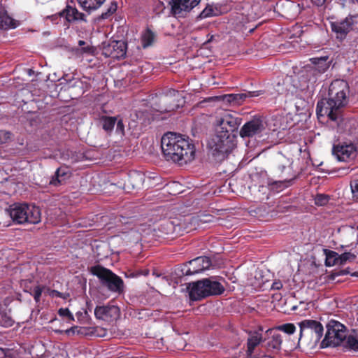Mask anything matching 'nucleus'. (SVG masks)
<instances>
[{
    "label": "nucleus",
    "mask_w": 358,
    "mask_h": 358,
    "mask_svg": "<svg viewBox=\"0 0 358 358\" xmlns=\"http://www.w3.org/2000/svg\"><path fill=\"white\" fill-rule=\"evenodd\" d=\"M239 120L229 113H225L217 119L215 134L208 141L209 152L216 162L223 161L234 148V136Z\"/></svg>",
    "instance_id": "obj_1"
},
{
    "label": "nucleus",
    "mask_w": 358,
    "mask_h": 358,
    "mask_svg": "<svg viewBox=\"0 0 358 358\" xmlns=\"http://www.w3.org/2000/svg\"><path fill=\"white\" fill-rule=\"evenodd\" d=\"M161 147L164 159L180 166L185 165L195 158L194 144L188 137L180 134H165L161 140Z\"/></svg>",
    "instance_id": "obj_2"
},
{
    "label": "nucleus",
    "mask_w": 358,
    "mask_h": 358,
    "mask_svg": "<svg viewBox=\"0 0 358 358\" xmlns=\"http://www.w3.org/2000/svg\"><path fill=\"white\" fill-rule=\"evenodd\" d=\"M348 84L343 80L333 81L329 89L328 99L317 102L316 112L318 117L327 116L333 121L338 117V110L348 103Z\"/></svg>",
    "instance_id": "obj_3"
},
{
    "label": "nucleus",
    "mask_w": 358,
    "mask_h": 358,
    "mask_svg": "<svg viewBox=\"0 0 358 358\" xmlns=\"http://www.w3.org/2000/svg\"><path fill=\"white\" fill-rule=\"evenodd\" d=\"M187 288L189 298L193 301L201 300L212 295H220L224 291V287L217 281L205 278L189 284Z\"/></svg>",
    "instance_id": "obj_4"
},
{
    "label": "nucleus",
    "mask_w": 358,
    "mask_h": 358,
    "mask_svg": "<svg viewBox=\"0 0 358 358\" xmlns=\"http://www.w3.org/2000/svg\"><path fill=\"white\" fill-rule=\"evenodd\" d=\"M90 272L96 275L101 285L106 287L109 291L118 294L124 292V284L122 279L110 269L96 265L91 267Z\"/></svg>",
    "instance_id": "obj_5"
},
{
    "label": "nucleus",
    "mask_w": 358,
    "mask_h": 358,
    "mask_svg": "<svg viewBox=\"0 0 358 358\" xmlns=\"http://www.w3.org/2000/svg\"><path fill=\"white\" fill-rule=\"evenodd\" d=\"M346 338V328L341 322L330 320L327 324V333L322 342L323 347H336L344 342Z\"/></svg>",
    "instance_id": "obj_6"
},
{
    "label": "nucleus",
    "mask_w": 358,
    "mask_h": 358,
    "mask_svg": "<svg viewBox=\"0 0 358 358\" xmlns=\"http://www.w3.org/2000/svg\"><path fill=\"white\" fill-rule=\"evenodd\" d=\"M332 31L336 34V38L343 39L352 30H358V14L349 15L345 19L331 23Z\"/></svg>",
    "instance_id": "obj_7"
},
{
    "label": "nucleus",
    "mask_w": 358,
    "mask_h": 358,
    "mask_svg": "<svg viewBox=\"0 0 358 358\" xmlns=\"http://www.w3.org/2000/svg\"><path fill=\"white\" fill-rule=\"evenodd\" d=\"M300 327L299 341L303 336H310L315 342L318 341L323 335V326L314 320H304L299 323Z\"/></svg>",
    "instance_id": "obj_8"
},
{
    "label": "nucleus",
    "mask_w": 358,
    "mask_h": 358,
    "mask_svg": "<svg viewBox=\"0 0 358 358\" xmlns=\"http://www.w3.org/2000/svg\"><path fill=\"white\" fill-rule=\"evenodd\" d=\"M266 127V122L262 117H255L243 124L240 130V136L243 138L259 136L265 131Z\"/></svg>",
    "instance_id": "obj_9"
},
{
    "label": "nucleus",
    "mask_w": 358,
    "mask_h": 358,
    "mask_svg": "<svg viewBox=\"0 0 358 358\" xmlns=\"http://www.w3.org/2000/svg\"><path fill=\"white\" fill-rule=\"evenodd\" d=\"M333 154L340 162H351L357 157V150L352 143H342L334 145Z\"/></svg>",
    "instance_id": "obj_10"
},
{
    "label": "nucleus",
    "mask_w": 358,
    "mask_h": 358,
    "mask_svg": "<svg viewBox=\"0 0 358 358\" xmlns=\"http://www.w3.org/2000/svg\"><path fill=\"white\" fill-rule=\"evenodd\" d=\"M201 0H171V12L176 17H184L200 3Z\"/></svg>",
    "instance_id": "obj_11"
},
{
    "label": "nucleus",
    "mask_w": 358,
    "mask_h": 358,
    "mask_svg": "<svg viewBox=\"0 0 358 358\" xmlns=\"http://www.w3.org/2000/svg\"><path fill=\"white\" fill-rule=\"evenodd\" d=\"M211 266L210 259L208 257H198L186 264L182 269L185 275H190L201 273L208 269Z\"/></svg>",
    "instance_id": "obj_12"
},
{
    "label": "nucleus",
    "mask_w": 358,
    "mask_h": 358,
    "mask_svg": "<svg viewBox=\"0 0 358 358\" xmlns=\"http://www.w3.org/2000/svg\"><path fill=\"white\" fill-rule=\"evenodd\" d=\"M127 52V43L123 41H113L104 45L102 54L106 57L120 59L124 58Z\"/></svg>",
    "instance_id": "obj_13"
},
{
    "label": "nucleus",
    "mask_w": 358,
    "mask_h": 358,
    "mask_svg": "<svg viewBox=\"0 0 358 358\" xmlns=\"http://www.w3.org/2000/svg\"><path fill=\"white\" fill-rule=\"evenodd\" d=\"M94 315L96 319L111 322L119 317L120 309L113 305L96 306Z\"/></svg>",
    "instance_id": "obj_14"
},
{
    "label": "nucleus",
    "mask_w": 358,
    "mask_h": 358,
    "mask_svg": "<svg viewBox=\"0 0 358 358\" xmlns=\"http://www.w3.org/2000/svg\"><path fill=\"white\" fill-rule=\"evenodd\" d=\"M178 96V92L173 90V94L166 95L161 98L157 110L164 113L176 110L179 107V104L176 103Z\"/></svg>",
    "instance_id": "obj_15"
},
{
    "label": "nucleus",
    "mask_w": 358,
    "mask_h": 358,
    "mask_svg": "<svg viewBox=\"0 0 358 358\" xmlns=\"http://www.w3.org/2000/svg\"><path fill=\"white\" fill-rule=\"evenodd\" d=\"M356 258V255L351 252H344L341 255H338L337 252L334 251H329L327 255L326 264L327 266H333L335 264H344L346 262H352Z\"/></svg>",
    "instance_id": "obj_16"
},
{
    "label": "nucleus",
    "mask_w": 358,
    "mask_h": 358,
    "mask_svg": "<svg viewBox=\"0 0 358 358\" xmlns=\"http://www.w3.org/2000/svg\"><path fill=\"white\" fill-rule=\"evenodd\" d=\"M60 15H64L69 23L84 22H87L86 15L80 12L76 7L67 5L66 8L59 12Z\"/></svg>",
    "instance_id": "obj_17"
},
{
    "label": "nucleus",
    "mask_w": 358,
    "mask_h": 358,
    "mask_svg": "<svg viewBox=\"0 0 358 358\" xmlns=\"http://www.w3.org/2000/svg\"><path fill=\"white\" fill-rule=\"evenodd\" d=\"M27 210V204L15 203L7 210L9 216L17 224H25V213Z\"/></svg>",
    "instance_id": "obj_18"
},
{
    "label": "nucleus",
    "mask_w": 358,
    "mask_h": 358,
    "mask_svg": "<svg viewBox=\"0 0 358 358\" xmlns=\"http://www.w3.org/2000/svg\"><path fill=\"white\" fill-rule=\"evenodd\" d=\"M266 333L270 336V337L267 338V341L266 343V348L268 350H279L282 343V335L275 329H268Z\"/></svg>",
    "instance_id": "obj_19"
},
{
    "label": "nucleus",
    "mask_w": 358,
    "mask_h": 358,
    "mask_svg": "<svg viewBox=\"0 0 358 358\" xmlns=\"http://www.w3.org/2000/svg\"><path fill=\"white\" fill-rule=\"evenodd\" d=\"M263 341V337L260 332H250L247 340L246 355L250 358L254 352L256 347H257Z\"/></svg>",
    "instance_id": "obj_20"
},
{
    "label": "nucleus",
    "mask_w": 358,
    "mask_h": 358,
    "mask_svg": "<svg viewBox=\"0 0 358 358\" xmlns=\"http://www.w3.org/2000/svg\"><path fill=\"white\" fill-rule=\"evenodd\" d=\"M71 171L66 166H61L57 169L55 176L50 181V184L54 186L62 185L71 177Z\"/></svg>",
    "instance_id": "obj_21"
},
{
    "label": "nucleus",
    "mask_w": 358,
    "mask_h": 358,
    "mask_svg": "<svg viewBox=\"0 0 358 358\" xmlns=\"http://www.w3.org/2000/svg\"><path fill=\"white\" fill-rule=\"evenodd\" d=\"M25 217V223L33 224L39 223L41 220V210L39 208L33 205L27 204V210H26Z\"/></svg>",
    "instance_id": "obj_22"
},
{
    "label": "nucleus",
    "mask_w": 358,
    "mask_h": 358,
    "mask_svg": "<svg viewBox=\"0 0 358 358\" xmlns=\"http://www.w3.org/2000/svg\"><path fill=\"white\" fill-rule=\"evenodd\" d=\"M259 95V92H248L241 94H231L224 96V100L229 103L235 104H241L246 98L257 96Z\"/></svg>",
    "instance_id": "obj_23"
},
{
    "label": "nucleus",
    "mask_w": 358,
    "mask_h": 358,
    "mask_svg": "<svg viewBox=\"0 0 358 358\" xmlns=\"http://www.w3.org/2000/svg\"><path fill=\"white\" fill-rule=\"evenodd\" d=\"M80 6L88 13L98 9L106 0H77Z\"/></svg>",
    "instance_id": "obj_24"
},
{
    "label": "nucleus",
    "mask_w": 358,
    "mask_h": 358,
    "mask_svg": "<svg viewBox=\"0 0 358 358\" xmlns=\"http://www.w3.org/2000/svg\"><path fill=\"white\" fill-rule=\"evenodd\" d=\"M96 118L99 120L103 129L106 132L112 131L117 121L115 117H108L103 115H98Z\"/></svg>",
    "instance_id": "obj_25"
},
{
    "label": "nucleus",
    "mask_w": 358,
    "mask_h": 358,
    "mask_svg": "<svg viewBox=\"0 0 358 358\" xmlns=\"http://www.w3.org/2000/svg\"><path fill=\"white\" fill-rule=\"evenodd\" d=\"M16 26V22L6 13H0V29H13Z\"/></svg>",
    "instance_id": "obj_26"
},
{
    "label": "nucleus",
    "mask_w": 358,
    "mask_h": 358,
    "mask_svg": "<svg viewBox=\"0 0 358 358\" xmlns=\"http://www.w3.org/2000/svg\"><path fill=\"white\" fill-rule=\"evenodd\" d=\"M14 323V320L10 315V311L8 313L6 309L0 307V326L10 327Z\"/></svg>",
    "instance_id": "obj_27"
},
{
    "label": "nucleus",
    "mask_w": 358,
    "mask_h": 358,
    "mask_svg": "<svg viewBox=\"0 0 358 358\" xmlns=\"http://www.w3.org/2000/svg\"><path fill=\"white\" fill-rule=\"evenodd\" d=\"M155 39V34L150 29H147L141 36L142 46L146 48L152 45Z\"/></svg>",
    "instance_id": "obj_28"
},
{
    "label": "nucleus",
    "mask_w": 358,
    "mask_h": 358,
    "mask_svg": "<svg viewBox=\"0 0 358 358\" xmlns=\"http://www.w3.org/2000/svg\"><path fill=\"white\" fill-rule=\"evenodd\" d=\"M343 345L350 350H358V338L355 336L350 335L344 340L342 343Z\"/></svg>",
    "instance_id": "obj_29"
},
{
    "label": "nucleus",
    "mask_w": 358,
    "mask_h": 358,
    "mask_svg": "<svg viewBox=\"0 0 358 358\" xmlns=\"http://www.w3.org/2000/svg\"><path fill=\"white\" fill-rule=\"evenodd\" d=\"M346 127H348V133L352 136L353 139H358V123L355 120H350L348 122Z\"/></svg>",
    "instance_id": "obj_30"
},
{
    "label": "nucleus",
    "mask_w": 358,
    "mask_h": 358,
    "mask_svg": "<svg viewBox=\"0 0 358 358\" xmlns=\"http://www.w3.org/2000/svg\"><path fill=\"white\" fill-rule=\"evenodd\" d=\"M339 3L343 8L351 10L358 6V0H340Z\"/></svg>",
    "instance_id": "obj_31"
},
{
    "label": "nucleus",
    "mask_w": 358,
    "mask_h": 358,
    "mask_svg": "<svg viewBox=\"0 0 358 358\" xmlns=\"http://www.w3.org/2000/svg\"><path fill=\"white\" fill-rule=\"evenodd\" d=\"M117 3L116 2L113 1L112 2L108 8H107L106 12L102 13V14L99 16V18L101 19H107L110 15H112L116 10H117Z\"/></svg>",
    "instance_id": "obj_32"
},
{
    "label": "nucleus",
    "mask_w": 358,
    "mask_h": 358,
    "mask_svg": "<svg viewBox=\"0 0 358 358\" xmlns=\"http://www.w3.org/2000/svg\"><path fill=\"white\" fill-rule=\"evenodd\" d=\"M275 329L277 331H282L288 334H292L295 331L296 327L293 324L287 323V324H285L278 326Z\"/></svg>",
    "instance_id": "obj_33"
},
{
    "label": "nucleus",
    "mask_w": 358,
    "mask_h": 358,
    "mask_svg": "<svg viewBox=\"0 0 358 358\" xmlns=\"http://www.w3.org/2000/svg\"><path fill=\"white\" fill-rule=\"evenodd\" d=\"M267 184V182H264L262 185H259L258 187L257 186V185H254L253 186V191H255V189L258 188L259 192L262 194L257 196V198L260 200L264 199V196H266L267 193V191L268 189Z\"/></svg>",
    "instance_id": "obj_34"
},
{
    "label": "nucleus",
    "mask_w": 358,
    "mask_h": 358,
    "mask_svg": "<svg viewBox=\"0 0 358 358\" xmlns=\"http://www.w3.org/2000/svg\"><path fill=\"white\" fill-rule=\"evenodd\" d=\"M58 314L60 317H66L68 319V322H71L74 321V317L73 314L70 312L69 309L67 308H61L58 310Z\"/></svg>",
    "instance_id": "obj_35"
},
{
    "label": "nucleus",
    "mask_w": 358,
    "mask_h": 358,
    "mask_svg": "<svg viewBox=\"0 0 358 358\" xmlns=\"http://www.w3.org/2000/svg\"><path fill=\"white\" fill-rule=\"evenodd\" d=\"M329 201V196L326 194H320L315 198V203L317 206H324Z\"/></svg>",
    "instance_id": "obj_36"
},
{
    "label": "nucleus",
    "mask_w": 358,
    "mask_h": 358,
    "mask_svg": "<svg viewBox=\"0 0 358 358\" xmlns=\"http://www.w3.org/2000/svg\"><path fill=\"white\" fill-rule=\"evenodd\" d=\"M289 165L290 162L289 159L282 157L280 159L278 160V169L281 173H283L285 169L289 168Z\"/></svg>",
    "instance_id": "obj_37"
},
{
    "label": "nucleus",
    "mask_w": 358,
    "mask_h": 358,
    "mask_svg": "<svg viewBox=\"0 0 358 358\" xmlns=\"http://www.w3.org/2000/svg\"><path fill=\"white\" fill-rule=\"evenodd\" d=\"M11 137L12 134L10 132L5 130H0V145L8 142L11 139Z\"/></svg>",
    "instance_id": "obj_38"
},
{
    "label": "nucleus",
    "mask_w": 358,
    "mask_h": 358,
    "mask_svg": "<svg viewBox=\"0 0 358 358\" xmlns=\"http://www.w3.org/2000/svg\"><path fill=\"white\" fill-rule=\"evenodd\" d=\"M215 15V10L212 6H206L202 12L200 13L199 17L201 18H206Z\"/></svg>",
    "instance_id": "obj_39"
},
{
    "label": "nucleus",
    "mask_w": 358,
    "mask_h": 358,
    "mask_svg": "<svg viewBox=\"0 0 358 358\" xmlns=\"http://www.w3.org/2000/svg\"><path fill=\"white\" fill-rule=\"evenodd\" d=\"M43 287L36 286L33 289V296L35 301L37 303L40 301L41 294L43 292Z\"/></svg>",
    "instance_id": "obj_40"
},
{
    "label": "nucleus",
    "mask_w": 358,
    "mask_h": 358,
    "mask_svg": "<svg viewBox=\"0 0 358 358\" xmlns=\"http://www.w3.org/2000/svg\"><path fill=\"white\" fill-rule=\"evenodd\" d=\"M350 188L353 198L358 199V180H355L350 182Z\"/></svg>",
    "instance_id": "obj_41"
},
{
    "label": "nucleus",
    "mask_w": 358,
    "mask_h": 358,
    "mask_svg": "<svg viewBox=\"0 0 358 358\" xmlns=\"http://www.w3.org/2000/svg\"><path fill=\"white\" fill-rule=\"evenodd\" d=\"M92 334L98 337H105L107 335V331L106 329L97 327L94 328Z\"/></svg>",
    "instance_id": "obj_42"
},
{
    "label": "nucleus",
    "mask_w": 358,
    "mask_h": 358,
    "mask_svg": "<svg viewBox=\"0 0 358 358\" xmlns=\"http://www.w3.org/2000/svg\"><path fill=\"white\" fill-rule=\"evenodd\" d=\"M76 315L78 320L83 324L86 323L88 320V318H86L87 316V311H85L84 313L82 312H78Z\"/></svg>",
    "instance_id": "obj_43"
},
{
    "label": "nucleus",
    "mask_w": 358,
    "mask_h": 358,
    "mask_svg": "<svg viewBox=\"0 0 358 358\" xmlns=\"http://www.w3.org/2000/svg\"><path fill=\"white\" fill-rule=\"evenodd\" d=\"M81 53H85L88 55H92L94 52V49L90 45L83 46L80 50H78Z\"/></svg>",
    "instance_id": "obj_44"
},
{
    "label": "nucleus",
    "mask_w": 358,
    "mask_h": 358,
    "mask_svg": "<svg viewBox=\"0 0 358 358\" xmlns=\"http://www.w3.org/2000/svg\"><path fill=\"white\" fill-rule=\"evenodd\" d=\"M282 287V283L280 281H275L271 286L273 289L279 290Z\"/></svg>",
    "instance_id": "obj_45"
},
{
    "label": "nucleus",
    "mask_w": 358,
    "mask_h": 358,
    "mask_svg": "<svg viewBox=\"0 0 358 358\" xmlns=\"http://www.w3.org/2000/svg\"><path fill=\"white\" fill-rule=\"evenodd\" d=\"M62 15H59V13H57V14H54V15H50V16H47L46 18L47 19H50L51 20V21L54 22H57V21L58 20L59 17H62Z\"/></svg>",
    "instance_id": "obj_46"
},
{
    "label": "nucleus",
    "mask_w": 358,
    "mask_h": 358,
    "mask_svg": "<svg viewBox=\"0 0 358 358\" xmlns=\"http://www.w3.org/2000/svg\"><path fill=\"white\" fill-rule=\"evenodd\" d=\"M210 215H203V217L200 218V222H209L211 221Z\"/></svg>",
    "instance_id": "obj_47"
},
{
    "label": "nucleus",
    "mask_w": 358,
    "mask_h": 358,
    "mask_svg": "<svg viewBox=\"0 0 358 358\" xmlns=\"http://www.w3.org/2000/svg\"><path fill=\"white\" fill-rule=\"evenodd\" d=\"M117 130H120L121 132L124 131V124L122 120H119L117 122Z\"/></svg>",
    "instance_id": "obj_48"
},
{
    "label": "nucleus",
    "mask_w": 358,
    "mask_h": 358,
    "mask_svg": "<svg viewBox=\"0 0 358 358\" xmlns=\"http://www.w3.org/2000/svg\"><path fill=\"white\" fill-rule=\"evenodd\" d=\"M311 1L317 6H321L325 3L326 0H311Z\"/></svg>",
    "instance_id": "obj_49"
},
{
    "label": "nucleus",
    "mask_w": 358,
    "mask_h": 358,
    "mask_svg": "<svg viewBox=\"0 0 358 358\" xmlns=\"http://www.w3.org/2000/svg\"><path fill=\"white\" fill-rule=\"evenodd\" d=\"M51 294L52 296H58V297H60L62 298V294L57 290H52L51 291Z\"/></svg>",
    "instance_id": "obj_50"
},
{
    "label": "nucleus",
    "mask_w": 358,
    "mask_h": 358,
    "mask_svg": "<svg viewBox=\"0 0 358 358\" xmlns=\"http://www.w3.org/2000/svg\"><path fill=\"white\" fill-rule=\"evenodd\" d=\"M78 327H71L70 329H68L65 331V333L66 334H70L71 333H73L74 334L75 333V331L76 329H77Z\"/></svg>",
    "instance_id": "obj_51"
},
{
    "label": "nucleus",
    "mask_w": 358,
    "mask_h": 358,
    "mask_svg": "<svg viewBox=\"0 0 358 358\" xmlns=\"http://www.w3.org/2000/svg\"><path fill=\"white\" fill-rule=\"evenodd\" d=\"M311 60L313 61V63L316 64V63H317V61H323V62H325V61H326V59H325V58H324V57H321V58H313V59H311Z\"/></svg>",
    "instance_id": "obj_52"
},
{
    "label": "nucleus",
    "mask_w": 358,
    "mask_h": 358,
    "mask_svg": "<svg viewBox=\"0 0 358 358\" xmlns=\"http://www.w3.org/2000/svg\"><path fill=\"white\" fill-rule=\"evenodd\" d=\"M310 73H311L313 76H316V74L318 73V71L316 70L315 67H310Z\"/></svg>",
    "instance_id": "obj_53"
},
{
    "label": "nucleus",
    "mask_w": 358,
    "mask_h": 358,
    "mask_svg": "<svg viewBox=\"0 0 358 358\" xmlns=\"http://www.w3.org/2000/svg\"><path fill=\"white\" fill-rule=\"evenodd\" d=\"M142 275L146 276L149 274V271L148 269L143 270L141 273Z\"/></svg>",
    "instance_id": "obj_54"
},
{
    "label": "nucleus",
    "mask_w": 358,
    "mask_h": 358,
    "mask_svg": "<svg viewBox=\"0 0 358 358\" xmlns=\"http://www.w3.org/2000/svg\"><path fill=\"white\" fill-rule=\"evenodd\" d=\"M85 43H85V41H82V40H80V41H78V45H79V46H80L81 48H82L83 45H85Z\"/></svg>",
    "instance_id": "obj_55"
},
{
    "label": "nucleus",
    "mask_w": 358,
    "mask_h": 358,
    "mask_svg": "<svg viewBox=\"0 0 358 358\" xmlns=\"http://www.w3.org/2000/svg\"><path fill=\"white\" fill-rule=\"evenodd\" d=\"M349 273V272H348V271H347L346 270H345V271H342V274H347V273Z\"/></svg>",
    "instance_id": "obj_56"
},
{
    "label": "nucleus",
    "mask_w": 358,
    "mask_h": 358,
    "mask_svg": "<svg viewBox=\"0 0 358 358\" xmlns=\"http://www.w3.org/2000/svg\"><path fill=\"white\" fill-rule=\"evenodd\" d=\"M352 276H357L358 275V273H355L353 274H352Z\"/></svg>",
    "instance_id": "obj_57"
},
{
    "label": "nucleus",
    "mask_w": 358,
    "mask_h": 358,
    "mask_svg": "<svg viewBox=\"0 0 358 358\" xmlns=\"http://www.w3.org/2000/svg\"><path fill=\"white\" fill-rule=\"evenodd\" d=\"M153 275H156L157 277L159 276V275H158L157 273H155V272H153Z\"/></svg>",
    "instance_id": "obj_58"
},
{
    "label": "nucleus",
    "mask_w": 358,
    "mask_h": 358,
    "mask_svg": "<svg viewBox=\"0 0 358 358\" xmlns=\"http://www.w3.org/2000/svg\"><path fill=\"white\" fill-rule=\"evenodd\" d=\"M268 358H272L271 357H268Z\"/></svg>",
    "instance_id": "obj_59"
},
{
    "label": "nucleus",
    "mask_w": 358,
    "mask_h": 358,
    "mask_svg": "<svg viewBox=\"0 0 358 358\" xmlns=\"http://www.w3.org/2000/svg\"><path fill=\"white\" fill-rule=\"evenodd\" d=\"M357 230H358V225H357Z\"/></svg>",
    "instance_id": "obj_60"
}]
</instances>
